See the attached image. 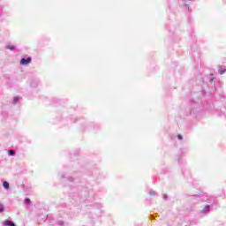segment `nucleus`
<instances>
[{"label": "nucleus", "instance_id": "nucleus-1", "mask_svg": "<svg viewBox=\"0 0 226 226\" xmlns=\"http://www.w3.org/2000/svg\"><path fill=\"white\" fill-rule=\"evenodd\" d=\"M31 61H33V59L31 57H27L26 58H22L19 62V64H21L22 66H26V64H29V63H31Z\"/></svg>", "mask_w": 226, "mask_h": 226}, {"label": "nucleus", "instance_id": "nucleus-2", "mask_svg": "<svg viewBox=\"0 0 226 226\" xmlns=\"http://www.w3.org/2000/svg\"><path fill=\"white\" fill-rule=\"evenodd\" d=\"M4 225H6V226H15V222H11V221H4Z\"/></svg>", "mask_w": 226, "mask_h": 226}, {"label": "nucleus", "instance_id": "nucleus-3", "mask_svg": "<svg viewBox=\"0 0 226 226\" xmlns=\"http://www.w3.org/2000/svg\"><path fill=\"white\" fill-rule=\"evenodd\" d=\"M218 72H219V73H220L221 75H223V73H225V69L222 70V66H219V67H218Z\"/></svg>", "mask_w": 226, "mask_h": 226}, {"label": "nucleus", "instance_id": "nucleus-4", "mask_svg": "<svg viewBox=\"0 0 226 226\" xmlns=\"http://www.w3.org/2000/svg\"><path fill=\"white\" fill-rule=\"evenodd\" d=\"M3 186H4V188L8 189V188H10V184H9L8 182H4V183L3 184Z\"/></svg>", "mask_w": 226, "mask_h": 226}, {"label": "nucleus", "instance_id": "nucleus-5", "mask_svg": "<svg viewBox=\"0 0 226 226\" xmlns=\"http://www.w3.org/2000/svg\"><path fill=\"white\" fill-rule=\"evenodd\" d=\"M6 49H8L9 50H13L15 49V46L9 45V46H6Z\"/></svg>", "mask_w": 226, "mask_h": 226}, {"label": "nucleus", "instance_id": "nucleus-6", "mask_svg": "<svg viewBox=\"0 0 226 226\" xmlns=\"http://www.w3.org/2000/svg\"><path fill=\"white\" fill-rule=\"evenodd\" d=\"M9 154H11V156H13L15 154L14 150H9Z\"/></svg>", "mask_w": 226, "mask_h": 226}, {"label": "nucleus", "instance_id": "nucleus-7", "mask_svg": "<svg viewBox=\"0 0 226 226\" xmlns=\"http://www.w3.org/2000/svg\"><path fill=\"white\" fill-rule=\"evenodd\" d=\"M177 139H178L179 140H183V135L178 134V135H177Z\"/></svg>", "mask_w": 226, "mask_h": 226}, {"label": "nucleus", "instance_id": "nucleus-8", "mask_svg": "<svg viewBox=\"0 0 226 226\" xmlns=\"http://www.w3.org/2000/svg\"><path fill=\"white\" fill-rule=\"evenodd\" d=\"M26 204H31V200L30 199H26Z\"/></svg>", "mask_w": 226, "mask_h": 226}, {"label": "nucleus", "instance_id": "nucleus-9", "mask_svg": "<svg viewBox=\"0 0 226 226\" xmlns=\"http://www.w3.org/2000/svg\"><path fill=\"white\" fill-rule=\"evenodd\" d=\"M3 211H4V207H0V213H3Z\"/></svg>", "mask_w": 226, "mask_h": 226}, {"label": "nucleus", "instance_id": "nucleus-10", "mask_svg": "<svg viewBox=\"0 0 226 226\" xmlns=\"http://www.w3.org/2000/svg\"><path fill=\"white\" fill-rule=\"evenodd\" d=\"M210 82H215V78H212V79H210Z\"/></svg>", "mask_w": 226, "mask_h": 226}, {"label": "nucleus", "instance_id": "nucleus-11", "mask_svg": "<svg viewBox=\"0 0 226 226\" xmlns=\"http://www.w3.org/2000/svg\"><path fill=\"white\" fill-rule=\"evenodd\" d=\"M206 207H207V208H208V207H209V206H207Z\"/></svg>", "mask_w": 226, "mask_h": 226}, {"label": "nucleus", "instance_id": "nucleus-12", "mask_svg": "<svg viewBox=\"0 0 226 226\" xmlns=\"http://www.w3.org/2000/svg\"><path fill=\"white\" fill-rule=\"evenodd\" d=\"M14 100H17V98H14Z\"/></svg>", "mask_w": 226, "mask_h": 226}]
</instances>
